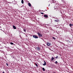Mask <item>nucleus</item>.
Here are the masks:
<instances>
[{"mask_svg": "<svg viewBox=\"0 0 73 73\" xmlns=\"http://www.w3.org/2000/svg\"><path fill=\"white\" fill-rule=\"evenodd\" d=\"M33 38H35V39L38 38V37L36 35H33Z\"/></svg>", "mask_w": 73, "mask_h": 73, "instance_id": "2", "label": "nucleus"}, {"mask_svg": "<svg viewBox=\"0 0 73 73\" xmlns=\"http://www.w3.org/2000/svg\"><path fill=\"white\" fill-rule=\"evenodd\" d=\"M42 69L43 71H45V68H42Z\"/></svg>", "mask_w": 73, "mask_h": 73, "instance_id": "12", "label": "nucleus"}, {"mask_svg": "<svg viewBox=\"0 0 73 73\" xmlns=\"http://www.w3.org/2000/svg\"><path fill=\"white\" fill-rule=\"evenodd\" d=\"M55 64H58V62H57V61H56L55 62Z\"/></svg>", "mask_w": 73, "mask_h": 73, "instance_id": "15", "label": "nucleus"}, {"mask_svg": "<svg viewBox=\"0 0 73 73\" xmlns=\"http://www.w3.org/2000/svg\"><path fill=\"white\" fill-rule=\"evenodd\" d=\"M52 38H53V39L54 40H56V38H54V37H52Z\"/></svg>", "mask_w": 73, "mask_h": 73, "instance_id": "14", "label": "nucleus"}, {"mask_svg": "<svg viewBox=\"0 0 73 73\" xmlns=\"http://www.w3.org/2000/svg\"><path fill=\"white\" fill-rule=\"evenodd\" d=\"M10 44H11V45H13V43H12V42H11L10 43Z\"/></svg>", "mask_w": 73, "mask_h": 73, "instance_id": "16", "label": "nucleus"}, {"mask_svg": "<svg viewBox=\"0 0 73 73\" xmlns=\"http://www.w3.org/2000/svg\"><path fill=\"white\" fill-rule=\"evenodd\" d=\"M21 3L22 4H24V1L23 0H22Z\"/></svg>", "mask_w": 73, "mask_h": 73, "instance_id": "13", "label": "nucleus"}, {"mask_svg": "<svg viewBox=\"0 0 73 73\" xmlns=\"http://www.w3.org/2000/svg\"><path fill=\"white\" fill-rule=\"evenodd\" d=\"M36 49H37V50H40V47H37Z\"/></svg>", "mask_w": 73, "mask_h": 73, "instance_id": "5", "label": "nucleus"}, {"mask_svg": "<svg viewBox=\"0 0 73 73\" xmlns=\"http://www.w3.org/2000/svg\"><path fill=\"white\" fill-rule=\"evenodd\" d=\"M54 21H56V22H57V23L59 21V20H55Z\"/></svg>", "mask_w": 73, "mask_h": 73, "instance_id": "10", "label": "nucleus"}, {"mask_svg": "<svg viewBox=\"0 0 73 73\" xmlns=\"http://www.w3.org/2000/svg\"><path fill=\"white\" fill-rule=\"evenodd\" d=\"M13 58H14V56H13Z\"/></svg>", "mask_w": 73, "mask_h": 73, "instance_id": "23", "label": "nucleus"}, {"mask_svg": "<svg viewBox=\"0 0 73 73\" xmlns=\"http://www.w3.org/2000/svg\"><path fill=\"white\" fill-rule=\"evenodd\" d=\"M44 17L45 18H48V16L46 14L44 15Z\"/></svg>", "mask_w": 73, "mask_h": 73, "instance_id": "4", "label": "nucleus"}, {"mask_svg": "<svg viewBox=\"0 0 73 73\" xmlns=\"http://www.w3.org/2000/svg\"><path fill=\"white\" fill-rule=\"evenodd\" d=\"M23 31H24V32H26V30L25 29H23Z\"/></svg>", "mask_w": 73, "mask_h": 73, "instance_id": "18", "label": "nucleus"}, {"mask_svg": "<svg viewBox=\"0 0 73 73\" xmlns=\"http://www.w3.org/2000/svg\"><path fill=\"white\" fill-rule=\"evenodd\" d=\"M28 4L29 7H31V3H28Z\"/></svg>", "mask_w": 73, "mask_h": 73, "instance_id": "8", "label": "nucleus"}, {"mask_svg": "<svg viewBox=\"0 0 73 73\" xmlns=\"http://www.w3.org/2000/svg\"><path fill=\"white\" fill-rule=\"evenodd\" d=\"M44 63L43 64V65L44 66H45L46 65V62H45V61H44Z\"/></svg>", "mask_w": 73, "mask_h": 73, "instance_id": "7", "label": "nucleus"}, {"mask_svg": "<svg viewBox=\"0 0 73 73\" xmlns=\"http://www.w3.org/2000/svg\"><path fill=\"white\" fill-rule=\"evenodd\" d=\"M6 65H7V66H8V65H9L7 63H6Z\"/></svg>", "mask_w": 73, "mask_h": 73, "instance_id": "21", "label": "nucleus"}, {"mask_svg": "<svg viewBox=\"0 0 73 73\" xmlns=\"http://www.w3.org/2000/svg\"><path fill=\"white\" fill-rule=\"evenodd\" d=\"M51 45V44H50L49 42H48L47 43V46H50Z\"/></svg>", "mask_w": 73, "mask_h": 73, "instance_id": "3", "label": "nucleus"}, {"mask_svg": "<svg viewBox=\"0 0 73 73\" xmlns=\"http://www.w3.org/2000/svg\"><path fill=\"white\" fill-rule=\"evenodd\" d=\"M35 65L36 66V67H38V65H37V63H35Z\"/></svg>", "mask_w": 73, "mask_h": 73, "instance_id": "9", "label": "nucleus"}, {"mask_svg": "<svg viewBox=\"0 0 73 73\" xmlns=\"http://www.w3.org/2000/svg\"><path fill=\"white\" fill-rule=\"evenodd\" d=\"M49 6H50V4H49Z\"/></svg>", "mask_w": 73, "mask_h": 73, "instance_id": "22", "label": "nucleus"}, {"mask_svg": "<svg viewBox=\"0 0 73 73\" xmlns=\"http://www.w3.org/2000/svg\"><path fill=\"white\" fill-rule=\"evenodd\" d=\"M58 56H56V57H55V58H58Z\"/></svg>", "mask_w": 73, "mask_h": 73, "instance_id": "19", "label": "nucleus"}, {"mask_svg": "<svg viewBox=\"0 0 73 73\" xmlns=\"http://www.w3.org/2000/svg\"><path fill=\"white\" fill-rule=\"evenodd\" d=\"M40 13L41 14H42V15H43L44 14V13Z\"/></svg>", "mask_w": 73, "mask_h": 73, "instance_id": "20", "label": "nucleus"}, {"mask_svg": "<svg viewBox=\"0 0 73 73\" xmlns=\"http://www.w3.org/2000/svg\"><path fill=\"white\" fill-rule=\"evenodd\" d=\"M13 29H16V27L14 25H13Z\"/></svg>", "mask_w": 73, "mask_h": 73, "instance_id": "6", "label": "nucleus"}, {"mask_svg": "<svg viewBox=\"0 0 73 73\" xmlns=\"http://www.w3.org/2000/svg\"><path fill=\"white\" fill-rule=\"evenodd\" d=\"M37 34L38 35L39 37H42V35L39 32H37Z\"/></svg>", "mask_w": 73, "mask_h": 73, "instance_id": "1", "label": "nucleus"}, {"mask_svg": "<svg viewBox=\"0 0 73 73\" xmlns=\"http://www.w3.org/2000/svg\"><path fill=\"white\" fill-rule=\"evenodd\" d=\"M70 27H72V24H70Z\"/></svg>", "mask_w": 73, "mask_h": 73, "instance_id": "17", "label": "nucleus"}, {"mask_svg": "<svg viewBox=\"0 0 73 73\" xmlns=\"http://www.w3.org/2000/svg\"><path fill=\"white\" fill-rule=\"evenodd\" d=\"M53 60H54V58H53V57H52L51 60V61H53Z\"/></svg>", "mask_w": 73, "mask_h": 73, "instance_id": "11", "label": "nucleus"}]
</instances>
